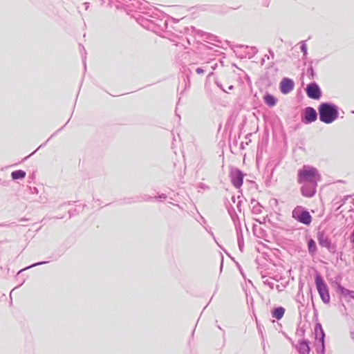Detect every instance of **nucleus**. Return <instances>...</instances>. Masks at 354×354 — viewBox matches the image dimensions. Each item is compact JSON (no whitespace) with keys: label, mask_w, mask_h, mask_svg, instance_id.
<instances>
[{"label":"nucleus","mask_w":354,"mask_h":354,"mask_svg":"<svg viewBox=\"0 0 354 354\" xmlns=\"http://www.w3.org/2000/svg\"><path fill=\"white\" fill-rule=\"evenodd\" d=\"M294 82L288 77H284L280 82L279 88L282 93L288 94L294 88Z\"/></svg>","instance_id":"39448f33"},{"label":"nucleus","mask_w":354,"mask_h":354,"mask_svg":"<svg viewBox=\"0 0 354 354\" xmlns=\"http://www.w3.org/2000/svg\"><path fill=\"white\" fill-rule=\"evenodd\" d=\"M320 175L317 169L308 166H304L298 171L297 181L299 183H309L310 184L317 183L320 180Z\"/></svg>","instance_id":"f257e3e1"},{"label":"nucleus","mask_w":354,"mask_h":354,"mask_svg":"<svg viewBox=\"0 0 354 354\" xmlns=\"http://www.w3.org/2000/svg\"><path fill=\"white\" fill-rule=\"evenodd\" d=\"M316 187L317 183H315L314 184H310L309 185H304L301 189L302 195L308 198L313 196L316 192Z\"/></svg>","instance_id":"6e6552de"},{"label":"nucleus","mask_w":354,"mask_h":354,"mask_svg":"<svg viewBox=\"0 0 354 354\" xmlns=\"http://www.w3.org/2000/svg\"><path fill=\"white\" fill-rule=\"evenodd\" d=\"M306 91L308 97L311 99L317 100L321 96L320 88L318 85L315 83L308 84Z\"/></svg>","instance_id":"20e7f679"},{"label":"nucleus","mask_w":354,"mask_h":354,"mask_svg":"<svg viewBox=\"0 0 354 354\" xmlns=\"http://www.w3.org/2000/svg\"><path fill=\"white\" fill-rule=\"evenodd\" d=\"M285 309L283 307H279L274 309L272 313V317L277 319H281L283 317Z\"/></svg>","instance_id":"ddd939ff"},{"label":"nucleus","mask_w":354,"mask_h":354,"mask_svg":"<svg viewBox=\"0 0 354 354\" xmlns=\"http://www.w3.org/2000/svg\"><path fill=\"white\" fill-rule=\"evenodd\" d=\"M319 243L321 246L327 248L328 250H330L331 243L328 238L325 237L324 236H319L318 238Z\"/></svg>","instance_id":"9b49d317"},{"label":"nucleus","mask_w":354,"mask_h":354,"mask_svg":"<svg viewBox=\"0 0 354 354\" xmlns=\"http://www.w3.org/2000/svg\"><path fill=\"white\" fill-rule=\"evenodd\" d=\"M300 350H302L304 351V353L305 352H308L309 351V347L308 346V344L305 342H302V343H300Z\"/></svg>","instance_id":"dca6fc26"},{"label":"nucleus","mask_w":354,"mask_h":354,"mask_svg":"<svg viewBox=\"0 0 354 354\" xmlns=\"http://www.w3.org/2000/svg\"><path fill=\"white\" fill-rule=\"evenodd\" d=\"M231 181L233 185L239 188L242 186L243 183V175L239 169H235L232 172Z\"/></svg>","instance_id":"423d86ee"},{"label":"nucleus","mask_w":354,"mask_h":354,"mask_svg":"<svg viewBox=\"0 0 354 354\" xmlns=\"http://www.w3.org/2000/svg\"><path fill=\"white\" fill-rule=\"evenodd\" d=\"M308 247L309 252L312 254H314L317 250L315 241L313 239H310L308 243Z\"/></svg>","instance_id":"2eb2a0df"},{"label":"nucleus","mask_w":354,"mask_h":354,"mask_svg":"<svg viewBox=\"0 0 354 354\" xmlns=\"http://www.w3.org/2000/svg\"><path fill=\"white\" fill-rule=\"evenodd\" d=\"M304 117L303 121L306 124L311 123L317 120L316 111L312 107H307L304 109Z\"/></svg>","instance_id":"0eeeda50"},{"label":"nucleus","mask_w":354,"mask_h":354,"mask_svg":"<svg viewBox=\"0 0 354 354\" xmlns=\"http://www.w3.org/2000/svg\"><path fill=\"white\" fill-rule=\"evenodd\" d=\"M315 333L316 339H319V341L321 342L322 345L324 346L325 333L324 332V330H323V328H322L321 324L318 323L315 325Z\"/></svg>","instance_id":"9d476101"},{"label":"nucleus","mask_w":354,"mask_h":354,"mask_svg":"<svg viewBox=\"0 0 354 354\" xmlns=\"http://www.w3.org/2000/svg\"><path fill=\"white\" fill-rule=\"evenodd\" d=\"M264 102L270 106H274L276 105L277 100L276 98L270 95L267 94L263 97Z\"/></svg>","instance_id":"f8f14e48"},{"label":"nucleus","mask_w":354,"mask_h":354,"mask_svg":"<svg viewBox=\"0 0 354 354\" xmlns=\"http://www.w3.org/2000/svg\"><path fill=\"white\" fill-rule=\"evenodd\" d=\"M319 119L322 122L330 124L335 121L338 116V111L336 106L322 104L319 107Z\"/></svg>","instance_id":"f03ea898"},{"label":"nucleus","mask_w":354,"mask_h":354,"mask_svg":"<svg viewBox=\"0 0 354 354\" xmlns=\"http://www.w3.org/2000/svg\"><path fill=\"white\" fill-rule=\"evenodd\" d=\"M196 71L198 74H203L204 73V70L201 68H198Z\"/></svg>","instance_id":"f3484780"},{"label":"nucleus","mask_w":354,"mask_h":354,"mask_svg":"<svg viewBox=\"0 0 354 354\" xmlns=\"http://www.w3.org/2000/svg\"><path fill=\"white\" fill-rule=\"evenodd\" d=\"M315 280L317 291L322 301L324 303H328L330 301V295L327 285L324 280L319 274H316Z\"/></svg>","instance_id":"7ed1b4c3"},{"label":"nucleus","mask_w":354,"mask_h":354,"mask_svg":"<svg viewBox=\"0 0 354 354\" xmlns=\"http://www.w3.org/2000/svg\"><path fill=\"white\" fill-rule=\"evenodd\" d=\"M26 172L23 170L14 171L11 174L12 179L17 180L24 178L26 176Z\"/></svg>","instance_id":"4468645a"},{"label":"nucleus","mask_w":354,"mask_h":354,"mask_svg":"<svg viewBox=\"0 0 354 354\" xmlns=\"http://www.w3.org/2000/svg\"><path fill=\"white\" fill-rule=\"evenodd\" d=\"M297 220L305 225H310L312 221V217L308 212L304 211L296 217Z\"/></svg>","instance_id":"1a4fd4ad"}]
</instances>
